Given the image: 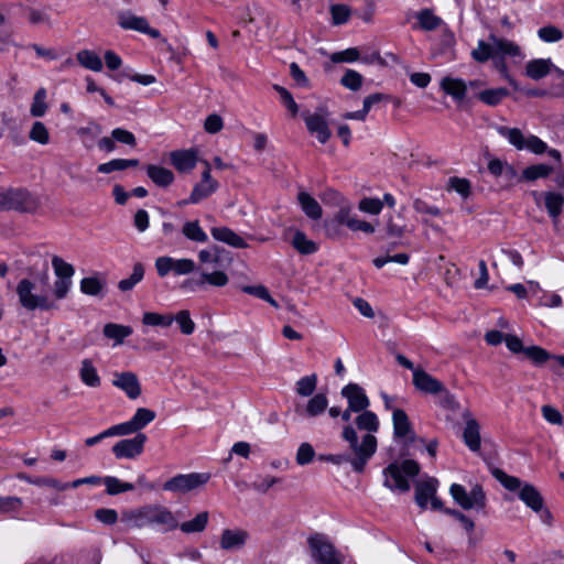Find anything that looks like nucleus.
Instances as JSON below:
<instances>
[{
    "instance_id": "nucleus-1",
    "label": "nucleus",
    "mask_w": 564,
    "mask_h": 564,
    "mask_svg": "<svg viewBox=\"0 0 564 564\" xmlns=\"http://www.w3.org/2000/svg\"><path fill=\"white\" fill-rule=\"evenodd\" d=\"M490 42L478 41L477 47L471 51V57L478 63H485L492 58L495 66L507 75V66L503 58L507 56H521L520 47L506 39L489 36Z\"/></svg>"
},
{
    "instance_id": "nucleus-2",
    "label": "nucleus",
    "mask_w": 564,
    "mask_h": 564,
    "mask_svg": "<svg viewBox=\"0 0 564 564\" xmlns=\"http://www.w3.org/2000/svg\"><path fill=\"white\" fill-rule=\"evenodd\" d=\"M343 438L348 442L351 451L348 463L356 473H362L369 459L377 451V437L372 434H365L359 441L356 430L351 425H347L343 430Z\"/></svg>"
},
{
    "instance_id": "nucleus-3",
    "label": "nucleus",
    "mask_w": 564,
    "mask_h": 564,
    "mask_svg": "<svg viewBox=\"0 0 564 564\" xmlns=\"http://www.w3.org/2000/svg\"><path fill=\"white\" fill-rule=\"evenodd\" d=\"M494 476L505 489L518 492L519 499L533 512L540 513L543 511L544 499L533 485L523 482L518 477L510 476L500 469L495 470Z\"/></svg>"
},
{
    "instance_id": "nucleus-4",
    "label": "nucleus",
    "mask_w": 564,
    "mask_h": 564,
    "mask_svg": "<svg viewBox=\"0 0 564 564\" xmlns=\"http://www.w3.org/2000/svg\"><path fill=\"white\" fill-rule=\"evenodd\" d=\"M17 294L20 305L28 311H50L57 307V300L53 297V294L50 295L47 292H39L36 284L29 279L19 281Z\"/></svg>"
},
{
    "instance_id": "nucleus-5",
    "label": "nucleus",
    "mask_w": 564,
    "mask_h": 564,
    "mask_svg": "<svg viewBox=\"0 0 564 564\" xmlns=\"http://www.w3.org/2000/svg\"><path fill=\"white\" fill-rule=\"evenodd\" d=\"M39 206V198L24 188H7L0 192V212L34 213Z\"/></svg>"
},
{
    "instance_id": "nucleus-6",
    "label": "nucleus",
    "mask_w": 564,
    "mask_h": 564,
    "mask_svg": "<svg viewBox=\"0 0 564 564\" xmlns=\"http://www.w3.org/2000/svg\"><path fill=\"white\" fill-rule=\"evenodd\" d=\"M420 473V466L415 460L405 459L402 463H392L383 471L384 485L392 490L405 492L410 490V484L405 476L414 477Z\"/></svg>"
},
{
    "instance_id": "nucleus-7",
    "label": "nucleus",
    "mask_w": 564,
    "mask_h": 564,
    "mask_svg": "<svg viewBox=\"0 0 564 564\" xmlns=\"http://www.w3.org/2000/svg\"><path fill=\"white\" fill-rule=\"evenodd\" d=\"M497 132L506 138L508 142L517 150H528L534 154H543L547 151V144L539 137L530 134L524 137L520 129L508 128L505 126L497 127Z\"/></svg>"
},
{
    "instance_id": "nucleus-8",
    "label": "nucleus",
    "mask_w": 564,
    "mask_h": 564,
    "mask_svg": "<svg viewBox=\"0 0 564 564\" xmlns=\"http://www.w3.org/2000/svg\"><path fill=\"white\" fill-rule=\"evenodd\" d=\"M209 479V473L180 474L166 480L163 485V489L180 495H186L203 488Z\"/></svg>"
},
{
    "instance_id": "nucleus-9",
    "label": "nucleus",
    "mask_w": 564,
    "mask_h": 564,
    "mask_svg": "<svg viewBox=\"0 0 564 564\" xmlns=\"http://www.w3.org/2000/svg\"><path fill=\"white\" fill-rule=\"evenodd\" d=\"M52 267L56 275L52 290L53 297L55 300H64L72 289V278L75 274V269L58 256L52 258Z\"/></svg>"
},
{
    "instance_id": "nucleus-10",
    "label": "nucleus",
    "mask_w": 564,
    "mask_h": 564,
    "mask_svg": "<svg viewBox=\"0 0 564 564\" xmlns=\"http://www.w3.org/2000/svg\"><path fill=\"white\" fill-rule=\"evenodd\" d=\"M451 496L457 505L465 510L482 509L486 506V495L479 485H475L469 492L458 484L449 488Z\"/></svg>"
},
{
    "instance_id": "nucleus-11",
    "label": "nucleus",
    "mask_w": 564,
    "mask_h": 564,
    "mask_svg": "<svg viewBox=\"0 0 564 564\" xmlns=\"http://www.w3.org/2000/svg\"><path fill=\"white\" fill-rule=\"evenodd\" d=\"M312 556L317 564H340V558L332 543L322 535L308 539Z\"/></svg>"
},
{
    "instance_id": "nucleus-12",
    "label": "nucleus",
    "mask_w": 564,
    "mask_h": 564,
    "mask_svg": "<svg viewBox=\"0 0 564 564\" xmlns=\"http://www.w3.org/2000/svg\"><path fill=\"white\" fill-rule=\"evenodd\" d=\"M148 437L144 433H138L132 438H123L112 446V453L117 459H134L143 453Z\"/></svg>"
},
{
    "instance_id": "nucleus-13",
    "label": "nucleus",
    "mask_w": 564,
    "mask_h": 564,
    "mask_svg": "<svg viewBox=\"0 0 564 564\" xmlns=\"http://www.w3.org/2000/svg\"><path fill=\"white\" fill-rule=\"evenodd\" d=\"M250 533L242 528L224 529L219 535V547L226 552L241 551L248 543Z\"/></svg>"
},
{
    "instance_id": "nucleus-14",
    "label": "nucleus",
    "mask_w": 564,
    "mask_h": 564,
    "mask_svg": "<svg viewBox=\"0 0 564 564\" xmlns=\"http://www.w3.org/2000/svg\"><path fill=\"white\" fill-rule=\"evenodd\" d=\"M118 24L123 30L137 31L151 36L152 39H159L161 33L149 25L148 20L144 17H139L131 11H122L118 13Z\"/></svg>"
},
{
    "instance_id": "nucleus-15",
    "label": "nucleus",
    "mask_w": 564,
    "mask_h": 564,
    "mask_svg": "<svg viewBox=\"0 0 564 564\" xmlns=\"http://www.w3.org/2000/svg\"><path fill=\"white\" fill-rule=\"evenodd\" d=\"M438 481L435 478H429L416 484L415 487V501L422 508H426L429 501L431 507L435 510L443 508L442 501L436 497Z\"/></svg>"
},
{
    "instance_id": "nucleus-16",
    "label": "nucleus",
    "mask_w": 564,
    "mask_h": 564,
    "mask_svg": "<svg viewBox=\"0 0 564 564\" xmlns=\"http://www.w3.org/2000/svg\"><path fill=\"white\" fill-rule=\"evenodd\" d=\"M112 386L126 393V395L135 400L141 395V383L138 376L132 371H117L112 377Z\"/></svg>"
},
{
    "instance_id": "nucleus-17",
    "label": "nucleus",
    "mask_w": 564,
    "mask_h": 564,
    "mask_svg": "<svg viewBox=\"0 0 564 564\" xmlns=\"http://www.w3.org/2000/svg\"><path fill=\"white\" fill-rule=\"evenodd\" d=\"M532 196L536 205H540L541 200H543L549 216L556 223L563 210L564 196L553 191L544 193L532 192Z\"/></svg>"
},
{
    "instance_id": "nucleus-18",
    "label": "nucleus",
    "mask_w": 564,
    "mask_h": 564,
    "mask_svg": "<svg viewBox=\"0 0 564 564\" xmlns=\"http://www.w3.org/2000/svg\"><path fill=\"white\" fill-rule=\"evenodd\" d=\"M285 234L289 238L290 245L302 256L314 254L319 249L316 241L308 238L304 231L297 228H289Z\"/></svg>"
},
{
    "instance_id": "nucleus-19",
    "label": "nucleus",
    "mask_w": 564,
    "mask_h": 564,
    "mask_svg": "<svg viewBox=\"0 0 564 564\" xmlns=\"http://www.w3.org/2000/svg\"><path fill=\"white\" fill-rule=\"evenodd\" d=\"M149 525L159 527L164 531H171L178 527L176 518L165 507L148 506Z\"/></svg>"
},
{
    "instance_id": "nucleus-20",
    "label": "nucleus",
    "mask_w": 564,
    "mask_h": 564,
    "mask_svg": "<svg viewBox=\"0 0 564 564\" xmlns=\"http://www.w3.org/2000/svg\"><path fill=\"white\" fill-rule=\"evenodd\" d=\"M341 395L347 399L348 406L359 413L370 405L365 390L357 383H348L341 389Z\"/></svg>"
},
{
    "instance_id": "nucleus-21",
    "label": "nucleus",
    "mask_w": 564,
    "mask_h": 564,
    "mask_svg": "<svg viewBox=\"0 0 564 564\" xmlns=\"http://www.w3.org/2000/svg\"><path fill=\"white\" fill-rule=\"evenodd\" d=\"M393 436L405 442H413L415 433L408 414L401 409H393L392 413Z\"/></svg>"
},
{
    "instance_id": "nucleus-22",
    "label": "nucleus",
    "mask_w": 564,
    "mask_h": 564,
    "mask_svg": "<svg viewBox=\"0 0 564 564\" xmlns=\"http://www.w3.org/2000/svg\"><path fill=\"white\" fill-rule=\"evenodd\" d=\"M412 381L415 389L425 394H440L444 391V384L421 368L414 370Z\"/></svg>"
},
{
    "instance_id": "nucleus-23",
    "label": "nucleus",
    "mask_w": 564,
    "mask_h": 564,
    "mask_svg": "<svg viewBox=\"0 0 564 564\" xmlns=\"http://www.w3.org/2000/svg\"><path fill=\"white\" fill-rule=\"evenodd\" d=\"M170 161L180 173L189 172L198 161V151L196 149L172 151L170 153Z\"/></svg>"
},
{
    "instance_id": "nucleus-24",
    "label": "nucleus",
    "mask_w": 564,
    "mask_h": 564,
    "mask_svg": "<svg viewBox=\"0 0 564 564\" xmlns=\"http://www.w3.org/2000/svg\"><path fill=\"white\" fill-rule=\"evenodd\" d=\"M218 187L219 183L213 178L212 175H208V173H202V180L194 185L188 197V202L191 204H197L214 194Z\"/></svg>"
},
{
    "instance_id": "nucleus-25",
    "label": "nucleus",
    "mask_w": 564,
    "mask_h": 564,
    "mask_svg": "<svg viewBox=\"0 0 564 564\" xmlns=\"http://www.w3.org/2000/svg\"><path fill=\"white\" fill-rule=\"evenodd\" d=\"M308 132L317 138L321 143H326L330 138V131L326 118L322 113H312L304 117Z\"/></svg>"
},
{
    "instance_id": "nucleus-26",
    "label": "nucleus",
    "mask_w": 564,
    "mask_h": 564,
    "mask_svg": "<svg viewBox=\"0 0 564 564\" xmlns=\"http://www.w3.org/2000/svg\"><path fill=\"white\" fill-rule=\"evenodd\" d=\"M477 87L478 82H469L466 84L460 78L444 77L441 82L442 89L456 100H463L466 97L467 87Z\"/></svg>"
},
{
    "instance_id": "nucleus-27",
    "label": "nucleus",
    "mask_w": 564,
    "mask_h": 564,
    "mask_svg": "<svg viewBox=\"0 0 564 564\" xmlns=\"http://www.w3.org/2000/svg\"><path fill=\"white\" fill-rule=\"evenodd\" d=\"M121 523L127 529H142L149 525V517H148V506L133 509L126 510L121 513L120 518Z\"/></svg>"
},
{
    "instance_id": "nucleus-28",
    "label": "nucleus",
    "mask_w": 564,
    "mask_h": 564,
    "mask_svg": "<svg viewBox=\"0 0 564 564\" xmlns=\"http://www.w3.org/2000/svg\"><path fill=\"white\" fill-rule=\"evenodd\" d=\"M78 376L80 381L88 388H98L101 384V378L94 362L85 358L79 364Z\"/></svg>"
},
{
    "instance_id": "nucleus-29",
    "label": "nucleus",
    "mask_w": 564,
    "mask_h": 564,
    "mask_svg": "<svg viewBox=\"0 0 564 564\" xmlns=\"http://www.w3.org/2000/svg\"><path fill=\"white\" fill-rule=\"evenodd\" d=\"M106 285V279L99 273L83 278L79 282L80 291L89 296H102Z\"/></svg>"
},
{
    "instance_id": "nucleus-30",
    "label": "nucleus",
    "mask_w": 564,
    "mask_h": 564,
    "mask_svg": "<svg viewBox=\"0 0 564 564\" xmlns=\"http://www.w3.org/2000/svg\"><path fill=\"white\" fill-rule=\"evenodd\" d=\"M552 69L558 70L551 58H536L528 62L525 75L533 80H539L550 74Z\"/></svg>"
},
{
    "instance_id": "nucleus-31",
    "label": "nucleus",
    "mask_w": 564,
    "mask_h": 564,
    "mask_svg": "<svg viewBox=\"0 0 564 564\" xmlns=\"http://www.w3.org/2000/svg\"><path fill=\"white\" fill-rule=\"evenodd\" d=\"M213 238L234 248H247L245 239L228 227H214L210 230Z\"/></svg>"
},
{
    "instance_id": "nucleus-32",
    "label": "nucleus",
    "mask_w": 564,
    "mask_h": 564,
    "mask_svg": "<svg viewBox=\"0 0 564 564\" xmlns=\"http://www.w3.org/2000/svg\"><path fill=\"white\" fill-rule=\"evenodd\" d=\"M101 132L102 127L95 120H89L86 126L76 130L77 137L86 149H91L95 145Z\"/></svg>"
},
{
    "instance_id": "nucleus-33",
    "label": "nucleus",
    "mask_w": 564,
    "mask_h": 564,
    "mask_svg": "<svg viewBox=\"0 0 564 564\" xmlns=\"http://www.w3.org/2000/svg\"><path fill=\"white\" fill-rule=\"evenodd\" d=\"M229 276L223 270H215L212 272L202 271L195 285L198 288H204L206 285L214 288H224L228 284Z\"/></svg>"
},
{
    "instance_id": "nucleus-34",
    "label": "nucleus",
    "mask_w": 564,
    "mask_h": 564,
    "mask_svg": "<svg viewBox=\"0 0 564 564\" xmlns=\"http://www.w3.org/2000/svg\"><path fill=\"white\" fill-rule=\"evenodd\" d=\"M465 419L466 425L463 432L464 442L470 451L477 452L480 448L479 424L469 415H465Z\"/></svg>"
},
{
    "instance_id": "nucleus-35",
    "label": "nucleus",
    "mask_w": 564,
    "mask_h": 564,
    "mask_svg": "<svg viewBox=\"0 0 564 564\" xmlns=\"http://www.w3.org/2000/svg\"><path fill=\"white\" fill-rule=\"evenodd\" d=\"M149 178L159 187H167L174 182V174L171 170L149 164L145 167Z\"/></svg>"
},
{
    "instance_id": "nucleus-36",
    "label": "nucleus",
    "mask_w": 564,
    "mask_h": 564,
    "mask_svg": "<svg viewBox=\"0 0 564 564\" xmlns=\"http://www.w3.org/2000/svg\"><path fill=\"white\" fill-rule=\"evenodd\" d=\"M384 230L387 238L391 239L402 238L410 231L401 214L389 215L386 220Z\"/></svg>"
},
{
    "instance_id": "nucleus-37",
    "label": "nucleus",
    "mask_w": 564,
    "mask_h": 564,
    "mask_svg": "<svg viewBox=\"0 0 564 564\" xmlns=\"http://www.w3.org/2000/svg\"><path fill=\"white\" fill-rule=\"evenodd\" d=\"M299 204L303 213L313 220L321 219L323 215L319 203L306 192H300L297 195Z\"/></svg>"
},
{
    "instance_id": "nucleus-38",
    "label": "nucleus",
    "mask_w": 564,
    "mask_h": 564,
    "mask_svg": "<svg viewBox=\"0 0 564 564\" xmlns=\"http://www.w3.org/2000/svg\"><path fill=\"white\" fill-rule=\"evenodd\" d=\"M208 521L209 513L207 511H202L197 513L192 520L184 521L178 524L177 528H180V530L186 534L200 533L206 529Z\"/></svg>"
},
{
    "instance_id": "nucleus-39",
    "label": "nucleus",
    "mask_w": 564,
    "mask_h": 564,
    "mask_svg": "<svg viewBox=\"0 0 564 564\" xmlns=\"http://www.w3.org/2000/svg\"><path fill=\"white\" fill-rule=\"evenodd\" d=\"M355 423L360 431H365L367 432L366 434L372 435L378 432L380 424L377 414L371 411H367V409L357 415Z\"/></svg>"
},
{
    "instance_id": "nucleus-40",
    "label": "nucleus",
    "mask_w": 564,
    "mask_h": 564,
    "mask_svg": "<svg viewBox=\"0 0 564 564\" xmlns=\"http://www.w3.org/2000/svg\"><path fill=\"white\" fill-rule=\"evenodd\" d=\"M417 25L424 31H433L440 28L444 22L430 9H423L416 13Z\"/></svg>"
},
{
    "instance_id": "nucleus-41",
    "label": "nucleus",
    "mask_w": 564,
    "mask_h": 564,
    "mask_svg": "<svg viewBox=\"0 0 564 564\" xmlns=\"http://www.w3.org/2000/svg\"><path fill=\"white\" fill-rule=\"evenodd\" d=\"M132 334V328L128 325L108 323L104 326V335L107 338L116 340V345L123 343V339Z\"/></svg>"
},
{
    "instance_id": "nucleus-42",
    "label": "nucleus",
    "mask_w": 564,
    "mask_h": 564,
    "mask_svg": "<svg viewBox=\"0 0 564 564\" xmlns=\"http://www.w3.org/2000/svg\"><path fill=\"white\" fill-rule=\"evenodd\" d=\"M47 91L44 87L39 88L32 99L30 107V115L34 118H41L45 116L48 105L46 102Z\"/></svg>"
},
{
    "instance_id": "nucleus-43",
    "label": "nucleus",
    "mask_w": 564,
    "mask_h": 564,
    "mask_svg": "<svg viewBox=\"0 0 564 564\" xmlns=\"http://www.w3.org/2000/svg\"><path fill=\"white\" fill-rule=\"evenodd\" d=\"M23 507V500L14 496H0V514L17 518Z\"/></svg>"
},
{
    "instance_id": "nucleus-44",
    "label": "nucleus",
    "mask_w": 564,
    "mask_h": 564,
    "mask_svg": "<svg viewBox=\"0 0 564 564\" xmlns=\"http://www.w3.org/2000/svg\"><path fill=\"white\" fill-rule=\"evenodd\" d=\"M78 63L93 72H100L102 69L101 58L93 51L83 50L76 55Z\"/></svg>"
},
{
    "instance_id": "nucleus-45",
    "label": "nucleus",
    "mask_w": 564,
    "mask_h": 564,
    "mask_svg": "<svg viewBox=\"0 0 564 564\" xmlns=\"http://www.w3.org/2000/svg\"><path fill=\"white\" fill-rule=\"evenodd\" d=\"M183 235L191 241L206 242L207 234L203 230L198 220L186 221L182 228Z\"/></svg>"
},
{
    "instance_id": "nucleus-46",
    "label": "nucleus",
    "mask_w": 564,
    "mask_h": 564,
    "mask_svg": "<svg viewBox=\"0 0 564 564\" xmlns=\"http://www.w3.org/2000/svg\"><path fill=\"white\" fill-rule=\"evenodd\" d=\"M101 481L106 486V492L110 496H116L134 489L133 484L122 481L113 476H107L105 478H101Z\"/></svg>"
},
{
    "instance_id": "nucleus-47",
    "label": "nucleus",
    "mask_w": 564,
    "mask_h": 564,
    "mask_svg": "<svg viewBox=\"0 0 564 564\" xmlns=\"http://www.w3.org/2000/svg\"><path fill=\"white\" fill-rule=\"evenodd\" d=\"M553 172V169L546 164H534L522 171L521 178L527 182H533L539 178H545Z\"/></svg>"
},
{
    "instance_id": "nucleus-48",
    "label": "nucleus",
    "mask_w": 564,
    "mask_h": 564,
    "mask_svg": "<svg viewBox=\"0 0 564 564\" xmlns=\"http://www.w3.org/2000/svg\"><path fill=\"white\" fill-rule=\"evenodd\" d=\"M29 139L41 145H46L51 140L50 131L42 121H34L29 131Z\"/></svg>"
},
{
    "instance_id": "nucleus-49",
    "label": "nucleus",
    "mask_w": 564,
    "mask_h": 564,
    "mask_svg": "<svg viewBox=\"0 0 564 564\" xmlns=\"http://www.w3.org/2000/svg\"><path fill=\"white\" fill-rule=\"evenodd\" d=\"M156 414L154 411L148 409V408H138L134 412L133 416L130 419L135 431L140 432L143 430L148 424H150L154 419Z\"/></svg>"
},
{
    "instance_id": "nucleus-50",
    "label": "nucleus",
    "mask_w": 564,
    "mask_h": 564,
    "mask_svg": "<svg viewBox=\"0 0 564 564\" xmlns=\"http://www.w3.org/2000/svg\"><path fill=\"white\" fill-rule=\"evenodd\" d=\"M509 95L507 88H491L478 94V98L488 106H496Z\"/></svg>"
},
{
    "instance_id": "nucleus-51",
    "label": "nucleus",
    "mask_w": 564,
    "mask_h": 564,
    "mask_svg": "<svg viewBox=\"0 0 564 564\" xmlns=\"http://www.w3.org/2000/svg\"><path fill=\"white\" fill-rule=\"evenodd\" d=\"M174 322L172 314H159L154 312H145L142 316V323L147 326L169 327Z\"/></svg>"
},
{
    "instance_id": "nucleus-52",
    "label": "nucleus",
    "mask_w": 564,
    "mask_h": 564,
    "mask_svg": "<svg viewBox=\"0 0 564 564\" xmlns=\"http://www.w3.org/2000/svg\"><path fill=\"white\" fill-rule=\"evenodd\" d=\"M317 386V376L315 373L302 377L295 383V391L301 397H310L314 393Z\"/></svg>"
},
{
    "instance_id": "nucleus-53",
    "label": "nucleus",
    "mask_w": 564,
    "mask_h": 564,
    "mask_svg": "<svg viewBox=\"0 0 564 564\" xmlns=\"http://www.w3.org/2000/svg\"><path fill=\"white\" fill-rule=\"evenodd\" d=\"M328 400L326 395L317 393L308 400L305 412L308 416H317L326 410Z\"/></svg>"
},
{
    "instance_id": "nucleus-54",
    "label": "nucleus",
    "mask_w": 564,
    "mask_h": 564,
    "mask_svg": "<svg viewBox=\"0 0 564 564\" xmlns=\"http://www.w3.org/2000/svg\"><path fill=\"white\" fill-rule=\"evenodd\" d=\"M143 275H144L143 265L141 263H135L133 265L131 275L127 279H122L119 282L118 288L123 292L130 291L134 288V285H137L143 279Z\"/></svg>"
},
{
    "instance_id": "nucleus-55",
    "label": "nucleus",
    "mask_w": 564,
    "mask_h": 564,
    "mask_svg": "<svg viewBox=\"0 0 564 564\" xmlns=\"http://www.w3.org/2000/svg\"><path fill=\"white\" fill-rule=\"evenodd\" d=\"M447 188L455 191L463 198H467L470 195L471 185L467 178L453 176L448 180Z\"/></svg>"
},
{
    "instance_id": "nucleus-56",
    "label": "nucleus",
    "mask_w": 564,
    "mask_h": 564,
    "mask_svg": "<svg viewBox=\"0 0 564 564\" xmlns=\"http://www.w3.org/2000/svg\"><path fill=\"white\" fill-rule=\"evenodd\" d=\"M174 321L178 324L181 332L184 335H191L195 330V323L191 318V314L187 310H182L173 315Z\"/></svg>"
},
{
    "instance_id": "nucleus-57",
    "label": "nucleus",
    "mask_w": 564,
    "mask_h": 564,
    "mask_svg": "<svg viewBox=\"0 0 564 564\" xmlns=\"http://www.w3.org/2000/svg\"><path fill=\"white\" fill-rule=\"evenodd\" d=\"M273 89L279 94L282 104L289 109L291 115L295 117L299 113V106L291 93L280 85H273Z\"/></svg>"
},
{
    "instance_id": "nucleus-58",
    "label": "nucleus",
    "mask_w": 564,
    "mask_h": 564,
    "mask_svg": "<svg viewBox=\"0 0 564 564\" xmlns=\"http://www.w3.org/2000/svg\"><path fill=\"white\" fill-rule=\"evenodd\" d=\"M383 208V202L379 198L365 197L358 204V209L370 215H378Z\"/></svg>"
},
{
    "instance_id": "nucleus-59",
    "label": "nucleus",
    "mask_w": 564,
    "mask_h": 564,
    "mask_svg": "<svg viewBox=\"0 0 564 564\" xmlns=\"http://www.w3.org/2000/svg\"><path fill=\"white\" fill-rule=\"evenodd\" d=\"M33 485L39 486V487L52 488L56 491H65V490L69 489L68 482H63V481L58 480L57 478L47 477V476L36 477L33 481Z\"/></svg>"
},
{
    "instance_id": "nucleus-60",
    "label": "nucleus",
    "mask_w": 564,
    "mask_h": 564,
    "mask_svg": "<svg viewBox=\"0 0 564 564\" xmlns=\"http://www.w3.org/2000/svg\"><path fill=\"white\" fill-rule=\"evenodd\" d=\"M523 354L534 364L542 365L551 358V355L539 346L524 348Z\"/></svg>"
},
{
    "instance_id": "nucleus-61",
    "label": "nucleus",
    "mask_w": 564,
    "mask_h": 564,
    "mask_svg": "<svg viewBox=\"0 0 564 564\" xmlns=\"http://www.w3.org/2000/svg\"><path fill=\"white\" fill-rule=\"evenodd\" d=\"M340 83L344 87L356 91L362 85V76L354 69H348L341 77Z\"/></svg>"
},
{
    "instance_id": "nucleus-62",
    "label": "nucleus",
    "mask_w": 564,
    "mask_h": 564,
    "mask_svg": "<svg viewBox=\"0 0 564 564\" xmlns=\"http://www.w3.org/2000/svg\"><path fill=\"white\" fill-rule=\"evenodd\" d=\"M538 35L543 42L546 43L558 42L564 36L563 32L558 28L553 25H546L539 29Z\"/></svg>"
},
{
    "instance_id": "nucleus-63",
    "label": "nucleus",
    "mask_w": 564,
    "mask_h": 564,
    "mask_svg": "<svg viewBox=\"0 0 564 564\" xmlns=\"http://www.w3.org/2000/svg\"><path fill=\"white\" fill-rule=\"evenodd\" d=\"M223 249L214 246L209 249H203L198 252V260L202 264H216L219 262Z\"/></svg>"
},
{
    "instance_id": "nucleus-64",
    "label": "nucleus",
    "mask_w": 564,
    "mask_h": 564,
    "mask_svg": "<svg viewBox=\"0 0 564 564\" xmlns=\"http://www.w3.org/2000/svg\"><path fill=\"white\" fill-rule=\"evenodd\" d=\"M314 456L315 451L313 446L310 443L304 442L299 446L295 459L300 466H304L312 463Z\"/></svg>"
}]
</instances>
